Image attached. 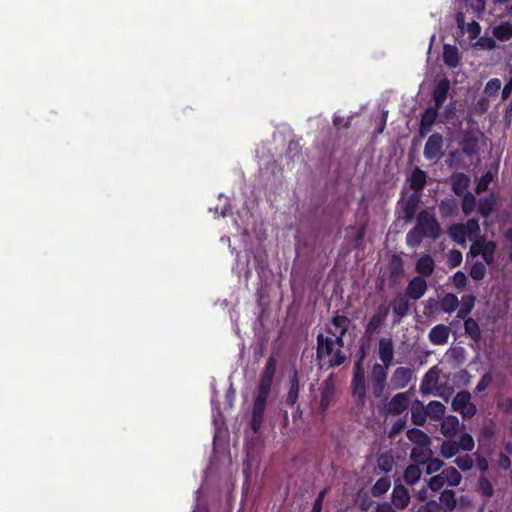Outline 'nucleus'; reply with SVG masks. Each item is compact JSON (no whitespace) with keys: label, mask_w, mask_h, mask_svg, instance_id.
Listing matches in <instances>:
<instances>
[{"label":"nucleus","mask_w":512,"mask_h":512,"mask_svg":"<svg viewBox=\"0 0 512 512\" xmlns=\"http://www.w3.org/2000/svg\"><path fill=\"white\" fill-rule=\"evenodd\" d=\"M343 341L330 339L319 334L317 337V358L322 366L335 367L340 366L346 360L342 351Z\"/></svg>","instance_id":"nucleus-1"},{"label":"nucleus","mask_w":512,"mask_h":512,"mask_svg":"<svg viewBox=\"0 0 512 512\" xmlns=\"http://www.w3.org/2000/svg\"><path fill=\"white\" fill-rule=\"evenodd\" d=\"M480 233V225L477 220L470 219L465 224H453L448 229V234L453 241L463 245L467 240L474 241Z\"/></svg>","instance_id":"nucleus-2"},{"label":"nucleus","mask_w":512,"mask_h":512,"mask_svg":"<svg viewBox=\"0 0 512 512\" xmlns=\"http://www.w3.org/2000/svg\"><path fill=\"white\" fill-rule=\"evenodd\" d=\"M416 226L423 231L425 237L437 239L440 236V226L435 216L427 210L419 213Z\"/></svg>","instance_id":"nucleus-3"},{"label":"nucleus","mask_w":512,"mask_h":512,"mask_svg":"<svg viewBox=\"0 0 512 512\" xmlns=\"http://www.w3.org/2000/svg\"><path fill=\"white\" fill-rule=\"evenodd\" d=\"M496 244L493 241H486L485 238H476L470 247V254L473 257L481 255L487 265L494 261Z\"/></svg>","instance_id":"nucleus-4"},{"label":"nucleus","mask_w":512,"mask_h":512,"mask_svg":"<svg viewBox=\"0 0 512 512\" xmlns=\"http://www.w3.org/2000/svg\"><path fill=\"white\" fill-rule=\"evenodd\" d=\"M452 409L460 413L464 418H471L476 414V406L471 402V394L460 391L452 400Z\"/></svg>","instance_id":"nucleus-5"},{"label":"nucleus","mask_w":512,"mask_h":512,"mask_svg":"<svg viewBox=\"0 0 512 512\" xmlns=\"http://www.w3.org/2000/svg\"><path fill=\"white\" fill-rule=\"evenodd\" d=\"M350 320L346 316L336 315L332 318L327 328L326 338L343 341V336L348 331Z\"/></svg>","instance_id":"nucleus-6"},{"label":"nucleus","mask_w":512,"mask_h":512,"mask_svg":"<svg viewBox=\"0 0 512 512\" xmlns=\"http://www.w3.org/2000/svg\"><path fill=\"white\" fill-rule=\"evenodd\" d=\"M410 405V397L408 393H397L385 406V412L388 415H400L405 412Z\"/></svg>","instance_id":"nucleus-7"},{"label":"nucleus","mask_w":512,"mask_h":512,"mask_svg":"<svg viewBox=\"0 0 512 512\" xmlns=\"http://www.w3.org/2000/svg\"><path fill=\"white\" fill-rule=\"evenodd\" d=\"M442 136L438 133L432 134L424 147V156L428 160L437 161L442 156Z\"/></svg>","instance_id":"nucleus-8"},{"label":"nucleus","mask_w":512,"mask_h":512,"mask_svg":"<svg viewBox=\"0 0 512 512\" xmlns=\"http://www.w3.org/2000/svg\"><path fill=\"white\" fill-rule=\"evenodd\" d=\"M440 370L437 367L431 368L423 377L420 391L423 395L436 394Z\"/></svg>","instance_id":"nucleus-9"},{"label":"nucleus","mask_w":512,"mask_h":512,"mask_svg":"<svg viewBox=\"0 0 512 512\" xmlns=\"http://www.w3.org/2000/svg\"><path fill=\"white\" fill-rule=\"evenodd\" d=\"M378 356L381 362L390 367L394 359V344L390 338H381L378 343Z\"/></svg>","instance_id":"nucleus-10"},{"label":"nucleus","mask_w":512,"mask_h":512,"mask_svg":"<svg viewBox=\"0 0 512 512\" xmlns=\"http://www.w3.org/2000/svg\"><path fill=\"white\" fill-rule=\"evenodd\" d=\"M413 377V371L407 367H398L393 372L390 383L394 389L405 388Z\"/></svg>","instance_id":"nucleus-11"},{"label":"nucleus","mask_w":512,"mask_h":512,"mask_svg":"<svg viewBox=\"0 0 512 512\" xmlns=\"http://www.w3.org/2000/svg\"><path fill=\"white\" fill-rule=\"evenodd\" d=\"M388 368L389 367H386L384 364H375L372 367L371 381L375 389V394L377 396H379L383 391Z\"/></svg>","instance_id":"nucleus-12"},{"label":"nucleus","mask_w":512,"mask_h":512,"mask_svg":"<svg viewBox=\"0 0 512 512\" xmlns=\"http://www.w3.org/2000/svg\"><path fill=\"white\" fill-rule=\"evenodd\" d=\"M320 391H321L320 407H321V410L323 412H325L329 408V406L335 396V386H334L333 380L331 378L326 379L322 383Z\"/></svg>","instance_id":"nucleus-13"},{"label":"nucleus","mask_w":512,"mask_h":512,"mask_svg":"<svg viewBox=\"0 0 512 512\" xmlns=\"http://www.w3.org/2000/svg\"><path fill=\"white\" fill-rule=\"evenodd\" d=\"M427 290V282L420 276L414 277L408 284L407 296L413 300L420 299Z\"/></svg>","instance_id":"nucleus-14"},{"label":"nucleus","mask_w":512,"mask_h":512,"mask_svg":"<svg viewBox=\"0 0 512 512\" xmlns=\"http://www.w3.org/2000/svg\"><path fill=\"white\" fill-rule=\"evenodd\" d=\"M353 393L357 395L359 398H363L365 396V375L364 370L362 368L361 360L358 361L354 367V377H353Z\"/></svg>","instance_id":"nucleus-15"},{"label":"nucleus","mask_w":512,"mask_h":512,"mask_svg":"<svg viewBox=\"0 0 512 512\" xmlns=\"http://www.w3.org/2000/svg\"><path fill=\"white\" fill-rule=\"evenodd\" d=\"M389 312V308L385 305L378 307L376 313L369 320L365 332L369 335L374 334L378 328L383 324Z\"/></svg>","instance_id":"nucleus-16"},{"label":"nucleus","mask_w":512,"mask_h":512,"mask_svg":"<svg viewBox=\"0 0 512 512\" xmlns=\"http://www.w3.org/2000/svg\"><path fill=\"white\" fill-rule=\"evenodd\" d=\"M429 340L434 345H444L448 342L449 328L445 325H436L429 332Z\"/></svg>","instance_id":"nucleus-17"},{"label":"nucleus","mask_w":512,"mask_h":512,"mask_svg":"<svg viewBox=\"0 0 512 512\" xmlns=\"http://www.w3.org/2000/svg\"><path fill=\"white\" fill-rule=\"evenodd\" d=\"M427 418V409L420 400L411 403V420L415 425L422 426Z\"/></svg>","instance_id":"nucleus-18"},{"label":"nucleus","mask_w":512,"mask_h":512,"mask_svg":"<svg viewBox=\"0 0 512 512\" xmlns=\"http://www.w3.org/2000/svg\"><path fill=\"white\" fill-rule=\"evenodd\" d=\"M433 456V452L431 450V441L416 444L411 451V458L413 461L417 463H423L425 459Z\"/></svg>","instance_id":"nucleus-19"},{"label":"nucleus","mask_w":512,"mask_h":512,"mask_svg":"<svg viewBox=\"0 0 512 512\" xmlns=\"http://www.w3.org/2000/svg\"><path fill=\"white\" fill-rule=\"evenodd\" d=\"M393 504L398 508H406L410 502L409 491L403 485H397L392 492Z\"/></svg>","instance_id":"nucleus-20"},{"label":"nucleus","mask_w":512,"mask_h":512,"mask_svg":"<svg viewBox=\"0 0 512 512\" xmlns=\"http://www.w3.org/2000/svg\"><path fill=\"white\" fill-rule=\"evenodd\" d=\"M276 370V361L273 357H270L267 361L265 369L260 379L259 387L264 389H270L273 381V377Z\"/></svg>","instance_id":"nucleus-21"},{"label":"nucleus","mask_w":512,"mask_h":512,"mask_svg":"<svg viewBox=\"0 0 512 512\" xmlns=\"http://www.w3.org/2000/svg\"><path fill=\"white\" fill-rule=\"evenodd\" d=\"M449 89L450 83L447 79H442L437 83L433 92V99L437 108H440L445 102Z\"/></svg>","instance_id":"nucleus-22"},{"label":"nucleus","mask_w":512,"mask_h":512,"mask_svg":"<svg viewBox=\"0 0 512 512\" xmlns=\"http://www.w3.org/2000/svg\"><path fill=\"white\" fill-rule=\"evenodd\" d=\"M452 189L457 195H463L470 185V177L464 173H455L451 177Z\"/></svg>","instance_id":"nucleus-23"},{"label":"nucleus","mask_w":512,"mask_h":512,"mask_svg":"<svg viewBox=\"0 0 512 512\" xmlns=\"http://www.w3.org/2000/svg\"><path fill=\"white\" fill-rule=\"evenodd\" d=\"M459 420L456 416L449 415L444 418L441 424V433L447 437H453L458 432Z\"/></svg>","instance_id":"nucleus-24"},{"label":"nucleus","mask_w":512,"mask_h":512,"mask_svg":"<svg viewBox=\"0 0 512 512\" xmlns=\"http://www.w3.org/2000/svg\"><path fill=\"white\" fill-rule=\"evenodd\" d=\"M392 308L399 321L409 311V300L407 295L398 294L392 302Z\"/></svg>","instance_id":"nucleus-25"},{"label":"nucleus","mask_w":512,"mask_h":512,"mask_svg":"<svg viewBox=\"0 0 512 512\" xmlns=\"http://www.w3.org/2000/svg\"><path fill=\"white\" fill-rule=\"evenodd\" d=\"M443 60L446 65L455 68L459 65L460 56L457 47L451 45H444Z\"/></svg>","instance_id":"nucleus-26"},{"label":"nucleus","mask_w":512,"mask_h":512,"mask_svg":"<svg viewBox=\"0 0 512 512\" xmlns=\"http://www.w3.org/2000/svg\"><path fill=\"white\" fill-rule=\"evenodd\" d=\"M416 271L424 277L430 276L434 271V261L429 255H423L416 263Z\"/></svg>","instance_id":"nucleus-27"},{"label":"nucleus","mask_w":512,"mask_h":512,"mask_svg":"<svg viewBox=\"0 0 512 512\" xmlns=\"http://www.w3.org/2000/svg\"><path fill=\"white\" fill-rule=\"evenodd\" d=\"M493 36L499 41H508L512 38V23L502 22L492 30Z\"/></svg>","instance_id":"nucleus-28"},{"label":"nucleus","mask_w":512,"mask_h":512,"mask_svg":"<svg viewBox=\"0 0 512 512\" xmlns=\"http://www.w3.org/2000/svg\"><path fill=\"white\" fill-rule=\"evenodd\" d=\"M496 201H497V198L494 194H491L488 197L481 199L479 201V208H478L479 213L485 218L489 217L494 210Z\"/></svg>","instance_id":"nucleus-29"},{"label":"nucleus","mask_w":512,"mask_h":512,"mask_svg":"<svg viewBox=\"0 0 512 512\" xmlns=\"http://www.w3.org/2000/svg\"><path fill=\"white\" fill-rule=\"evenodd\" d=\"M459 306V300L452 293L446 294L439 302V307L443 312L452 313Z\"/></svg>","instance_id":"nucleus-30"},{"label":"nucleus","mask_w":512,"mask_h":512,"mask_svg":"<svg viewBox=\"0 0 512 512\" xmlns=\"http://www.w3.org/2000/svg\"><path fill=\"white\" fill-rule=\"evenodd\" d=\"M427 416L433 420L441 419L446 411V408L443 403L440 401H431L426 406Z\"/></svg>","instance_id":"nucleus-31"},{"label":"nucleus","mask_w":512,"mask_h":512,"mask_svg":"<svg viewBox=\"0 0 512 512\" xmlns=\"http://www.w3.org/2000/svg\"><path fill=\"white\" fill-rule=\"evenodd\" d=\"M266 403L261 401H254L253 413H252V428L253 430H257L263 420L264 410Z\"/></svg>","instance_id":"nucleus-32"},{"label":"nucleus","mask_w":512,"mask_h":512,"mask_svg":"<svg viewBox=\"0 0 512 512\" xmlns=\"http://www.w3.org/2000/svg\"><path fill=\"white\" fill-rule=\"evenodd\" d=\"M425 184H426V173L423 170L416 168L412 172V175L410 177L411 189H413L415 191H420L424 188Z\"/></svg>","instance_id":"nucleus-33"},{"label":"nucleus","mask_w":512,"mask_h":512,"mask_svg":"<svg viewBox=\"0 0 512 512\" xmlns=\"http://www.w3.org/2000/svg\"><path fill=\"white\" fill-rule=\"evenodd\" d=\"M440 502L446 511H453L457 505L455 492L452 490H444L440 495Z\"/></svg>","instance_id":"nucleus-34"},{"label":"nucleus","mask_w":512,"mask_h":512,"mask_svg":"<svg viewBox=\"0 0 512 512\" xmlns=\"http://www.w3.org/2000/svg\"><path fill=\"white\" fill-rule=\"evenodd\" d=\"M299 393V381L297 373H294L293 377L290 380V388L287 394L286 402L289 405H294L297 402Z\"/></svg>","instance_id":"nucleus-35"},{"label":"nucleus","mask_w":512,"mask_h":512,"mask_svg":"<svg viewBox=\"0 0 512 512\" xmlns=\"http://www.w3.org/2000/svg\"><path fill=\"white\" fill-rule=\"evenodd\" d=\"M442 474L449 486H458L462 480L461 474L454 467H448L444 469Z\"/></svg>","instance_id":"nucleus-36"},{"label":"nucleus","mask_w":512,"mask_h":512,"mask_svg":"<svg viewBox=\"0 0 512 512\" xmlns=\"http://www.w3.org/2000/svg\"><path fill=\"white\" fill-rule=\"evenodd\" d=\"M459 452V446L454 441H443L440 447V454L444 458H452Z\"/></svg>","instance_id":"nucleus-37"},{"label":"nucleus","mask_w":512,"mask_h":512,"mask_svg":"<svg viewBox=\"0 0 512 512\" xmlns=\"http://www.w3.org/2000/svg\"><path fill=\"white\" fill-rule=\"evenodd\" d=\"M421 476V470L417 465H409L404 472V481L409 484H415Z\"/></svg>","instance_id":"nucleus-38"},{"label":"nucleus","mask_w":512,"mask_h":512,"mask_svg":"<svg viewBox=\"0 0 512 512\" xmlns=\"http://www.w3.org/2000/svg\"><path fill=\"white\" fill-rule=\"evenodd\" d=\"M425 234L420 230L417 226H415L412 230H410L406 235V242L409 246L415 247L418 246Z\"/></svg>","instance_id":"nucleus-39"},{"label":"nucleus","mask_w":512,"mask_h":512,"mask_svg":"<svg viewBox=\"0 0 512 512\" xmlns=\"http://www.w3.org/2000/svg\"><path fill=\"white\" fill-rule=\"evenodd\" d=\"M407 437L415 445L430 441L429 436L426 433H424L422 430L417 429V428L408 430Z\"/></svg>","instance_id":"nucleus-40"},{"label":"nucleus","mask_w":512,"mask_h":512,"mask_svg":"<svg viewBox=\"0 0 512 512\" xmlns=\"http://www.w3.org/2000/svg\"><path fill=\"white\" fill-rule=\"evenodd\" d=\"M420 464L425 465V472L427 474H433L439 471L444 465L442 460L438 458H433V456H430L429 458L425 459V461H423V463Z\"/></svg>","instance_id":"nucleus-41"},{"label":"nucleus","mask_w":512,"mask_h":512,"mask_svg":"<svg viewBox=\"0 0 512 512\" xmlns=\"http://www.w3.org/2000/svg\"><path fill=\"white\" fill-rule=\"evenodd\" d=\"M475 206L476 199L474 195L471 193L463 194L462 211L466 216L470 215L475 210Z\"/></svg>","instance_id":"nucleus-42"},{"label":"nucleus","mask_w":512,"mask_h":512,"mask_svg":"<svg viewBox=\"0 0 512 512\" xmlns=\"http://www.w3.org/2000/svg\"><path fill=\"white\" fill-rule=\"evenodd\" d=\"M391 486V482L388 478H380L372 487L373 496H381L386 493Z\"/></svg>","instance_id":"nucleus-43"},{"label":"nucleus","mask_w":512,"mask_h":512,"mask_svg":"<svg viewBox=\"0 0 512 512\" xmlns=\"http://www.w3.org/2000/svg\"><path fill=\"white\" fill-rule=\"evenodd\" d=\"M437 109H438L437 107L428 108L424 112L422 119H421V127L422 128H429L434 124V122L438 116Z\"/></svg>","instance_id":"nucleus-44"},{"label":"nucleus","mask_w":512,"mask_h":512,"mask_svg":"<svg viewBox=\"0 0 512 512\" xmlns=\"http://www.w3.org/2000/svg\"><path fill=\"white\" fill-rule=\"evenodd\" d=\"M439 210L443 217H449L456 212L457 205L453 200L445 199L441 201L439 205Z\"/></svg>","instance_id":"nucleus-45"},{"label":"nucleus","mask_w":512,"mask_h":512,"mask_svg":"<svg viewBox=\"0 0 512 512\" xmlns=\"http://www.w3.org/2000/svg\"><path fill=\"white\" fill-rule=\"evenodd\" d=\"M474 305H475V297L474 296L468 295V296L462 297V303H461V307L459 310V316L464 317L467 314H469L471 312V310L473 309Z\"/></svg>","instance_id":"nucleus-46"},{"label":"nucleus","mask_w":512,"mask_h":512,"mask_svg":"<svg viewBox=\"0 0 512 512\" xmlns=\"http://www.w3.org/2000/svg\"><path fill=\"white\" fill-rule=\"evenodd\" d=\"M457 444L459 446V450L462 449L467 452L472 451L475 447L474 439L468 433L462 434Z\"/></svg>","instance_id":"nucleus-47"},{"label":"nucleus","mask_w":512,"mask_h":512,"mask_svg":"<svg viewBox=\"0 0 512 512\" xmlns=\"http://www.w3.org/2000/svg\"><path fill=\"white\" fill-rule=\"evenodd\" d=\"M486 275V267L482 262H476L472 265L470 270V276L476 280H482Z\"/></svg>","instance_id":"nucleus-48"},{"label":"nucleus","mask_w":512,"mask_h":512,"mask_svg":"<svg viewBox=\"0 0 512 512\" xmlns=\"http://www.w3.org/2000/svg\"><path fill=\"white\" fill-rule=\"evenodd\" d=\"M445 484L447 483L442 472L438 475L431 477L428 481L429 488L434 492L441 490Z\"/></svg>","instance_id":"nucleus-49"},{"label":"nucleus","mask_w":512,"mask_h":512,"mask_svg":"<svg viewBox=\"0 0 512 512\" xmlns=\"http://www.w3.org/2000/svg\"><path fill=\"white\" fill-rule=\"evenodd\" d=\"M473 459L469 455L459 456L455 459V464L462 471H468L473 467Z\"/></svg>","instance_id":"nucleus-50"},{"label":"nucleus","mask_w":512,"mask_h":512,"mask_svg":"<svg viewBox=\"0 0 512 512\" xmlns=\"http://www.w3.org/2000/svg\"><path fill=\"white\" fill-rule=\"evenodd\" d=\"M501 81L498 78L490 79L484 88L485 94L488 96L495 95L501 88Z\"/></svg>","instance_id":"nucleus-51"},{"label":"nucleus","mask_w":512,"mask_h":512,"mask_svg":"<svg viewBox=\"0 0 512 512\" xmlns=\"http://www.w3.org/2000/svg\"><path fill=\"white\" fill-rule=\"evenodd\" d=\"M492 180H493V174L490 171H488L478 181L477 186H476V192L478 194H480L483 191L487 190V188Z\"/></svg>","instance_id":"nucleus-52"},{"label":"nucleus","mask_w":512,"mask_h":512,"mask_svg":"<svg viewBox=\"0 0 512 512\" xmlns=\"http://www.w3.org/2000/svg\"><path fill=\"white\" fill-rule=\"evenodd\" d=\"M447 260L451 267H457L462 262V253L459 250L452 249L447 254Z\"/></svg>","instance_id":"nucleus-53"},{"label":"nucleus","mask_w":512,"mask_h":512,"mask_svg":"<svg viewBox=\"0 0 512 512\" xmlns=\"http://www.w3.org/2000/svg\"><path fill=\"white\" fill-rule=\"evenodd\" d=\"M452 281H453V284L456 288L458 289H462L466 286L467 284V277L466 275L461 272V271H457L453 277H452Z\"/></svg>","instance_id":"nucleus-54"},{"label":"nucleus","mask_w":512,"mask_h":512,"mask_svg":"<svg viewBox=\"0 0 512 512\" xmlns=\"http://www.w3.org/2000/svg\"><path fill=\"white\" fill-rule=\"evenodd\" d=\"M477 45L485 50H494L497 47L496 41L491 37H481Z\"/></svg>","instance_id":"nucleus-55"},{"label":"nucleus","mask_w":512,"mask_h":512,"mask_svg":"<svg viewBox=\"0 0 512 512\" xmlns=\"http://www.w3.org/2000/svg\"><path fill=\"white\" fill-rule=\"evenodd\" d=\"M479 490L484 496L491 497L493 495L492 484L485 478L479 480Z\"/></svg>","instance_id":"nucleus-56"},{"label":"nucleus","mask_w":512,"mask_h":512,"mask_svg":"<svg viewBox=\"0 0 512 512\" xmlns=\"http://www.w3.org/2000/svg\"><path fill=\"white\" fill-rule=\"evenodd\" d=\"M417 512H441V506L436 501L432 500L421 506Z\"/></svg>","instance_id":"nucleus-57"},{"label":"nucleus","mask_w":512,"mask_h":512,"mask_svg":"<svg viewBox=\"0 0 512 512\" xmlns=\"http://www.w3.org/2000/svg\"><path fill=\"white\" fill-rule=\"evenodd\" d=\"M464 327H465V330L467 333H469L471 335L478 334V325L473 319H471V318L467 319L464 323Z\"/></svg>","instance_id":"nucleus-58"},{"label":"nucleus","mask_w":512,"mask_h":512,"mask_svg":"<svg viewBox=\"0 0 512 512\" xmlns=\"http://www.w3.org/2000/svg\"><path fill=\"white\" fill-rule=\"evenodd\" d=\"M469 5L475 13L481 14L485 9L486 0H470Z\"/></svg>","instance_id":"nucleus-59"},{"label":"nucleus","mask_w":512,"mask_h":512,"mask_svg":"<svg viewBox=\"0 0 512 512\" xmlns=\"http://www.w3.org/2000/svg\"><path fill=\"white\" fill-rule=\"evenodd\" d=\"M439 307V302L436 299L430 298L425 302V314L434 313Z\"/></svg>","instance_id":"nucleus-60"},{"label":"nucleus","mask_w":512,"mask_h":512,"mask_svg":"<svg viewBox=\"0 0 512 512\" xmlns=\"http://www.w3.org/2000/svg\"><path fill=\"white\" fill-rule=\"evenodd\" d=\"M467 32L471 38H476L480 33V25L476 21H472L467 25Z\"/></svg>","instance_id":"nucleus-61"},{"label":"nucleus","mask_w":512,"mask_h":512,"mask_svg":"<svg viewBox=\"0 0 512 512\" xmlns=\"http://www.w3.org/2000/svg\"><path fill=\"white\" fill-rule=\"evenodd\" d=\"M477 143L475 140L466 141L463 145V152L467 155H473L476 153Z\"/></svg>","instance_id":"nucleus-62"},{"label":"nucleus","mask_w":512,"mask_h":512,"mask_svg":"<svg viewBox=\"0 0 512 512\" xmlns=\"http://www.w3.org/2000/svg\"><path fill=\"white\" fill-rule=\"evenodd\" d=\"M490 382H491V377H490V375L485 374V375L482 377V379L478 382V384H477V386H476V390H477L478 392H482V391L486 390V389H487V387L489 386Z\"/></svg>","instance_id":"nucleus-63"},{"label":"nucleus","mask_w":512,"mask_h":512,"mask_svg":"<svg viewBox=\"0 0 512 512\" xmlns=\"http://www.w3.org/2000/svg\"><path fill=\"white\" fill-rule=\"evenodd\" d=\"M512 93V77L508 80V82L505 84L504 88L502 89V99L506 100Z\"/></svg>","instance_id":"nucleus-64"}]
</instances>
